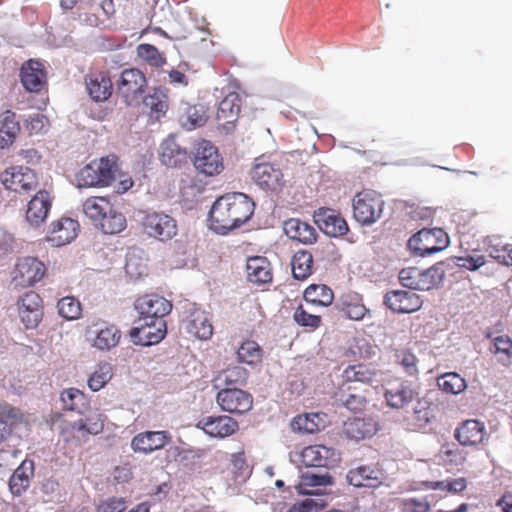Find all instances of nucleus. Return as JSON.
<instances>
[{
  "label": "nucleus",
  "instance_id": "4c0bfd02",
  "mask_svg": "<svg viewBox=\"0 0 512 512\" xmlns=\"http://www.w3.org/2000/svg\"><path fill=\"white\" fill-rule=\"evenodd\" d=\"M415 395L416 392L410 383L401 382L386 390L385 399L390 407L400 409L411 402Z\"/></svg>",
  "mask_w": 512,
  "mask_h": 512
},
{
  "label": "nucleus",
  "instance_id": "72a5a7b5",
  "mask_svg": "<svg viewBox=\"0 0 512 512\" xmlns=\"http://www.w3.org/2000/svg\"><path fill=\"white\" fill-rule=\"evenodd\" d=\"M181 110L183 112L180 115L179 123L187 131L203 126L208 119L207 109L202 104H185Z\"/></svg>",
  "mask_w": 512,
  "mask_h": 512
},
{
  "label": "nucleus",
  "instance_id": "864d4df0",
  "mask_svg": "<svg viewBox=\"0 0 512 512\" xmlns=\"http://www.w3.org/2000/svg\"><path fill=\"white\" fill-rule=\"evenodd\" d=\"M443 262L445 267L452 268L453 266H457L474 271L485 264V257L481 254L474 253L461 257H450Z\"/></svg>",
  "mask_w": 512,
  "mask_h": 512
},
{
  "label": "nucleus",
  "instance_id": "aec40b11",
  "mask_svg": "<svg viewBox=\"0 0 512 512\" xmlns=\"http://www.w3.org/2000/svg\"><path fill=\"white\" fill-rule=\"evenodd\" d=\"M170 440L168 431H146L133 437L131 447L135 452L149 454L162 449Z\"/></svg>",
  "mask_w": 512,
  "mask_h": 512
},
{
  "label": "nucleus",
  "instance_id": "393cba45",
  "mask_svg": "<svg viewBox=\"0 0 512 512\" xmlns=\"http://www.w3.org/2000/svg\"><path fill=\"white\" fill-rule=\"evenodd\" d=\"M314 221L321 231L331 237L342 236L349 230L346 221L330 209H320L315 213Z\"/></svg>",
  "mask_w": 512,
  "mask_h": 512
},
{
  "label": "nucleus",
  "instance_id": "5701e85b",
  "mask_svg": "<svg viewBox=\"0 0 512 512\" xmlns=\"http://www.w3.org/2000/svg\"><path fill=\"white\" fill-rule=\"evenodd\" d=\"M24 421L20 409L7 402H0V444L7 441Z\"/></svg>",
  "mask_w": 512,
  "mask_h": 512
},
{
  "label": "nucleus",
  "instance_id": "bb28decb",
  "mask_svg": "<svg viewBox=\"0 0 512 512\" xmlns=\"http://www.w3.org/2000/svg\"><path fill=\"white\" fill-rule=\"evenodd\" d=\"M486 428L484 423L469 419L464 421L460 427L455 430V438L463 446H474L484 441Z\"/></svg>",
  "mask_w": 512,
  "mask_h": 512
},
{
  "label": "nucleus",
  "instance_id": "8fccbe9b",
  "mask_svg": "<svg viewBox=\"0 0 512 512\" xmlns=\"http://www.w3.org/2000/svg\"><path fill=\"white\" fill-rule=\"evenodd\" d=\"M313 256L310 252L300 250L292 258L291 266L293 277L297 280H305L312 272Z\"/></svg>",
  "mask_w": 512,
  "mask_h": 512
},
{
  "label": "nucleus",
  "instance_id": "f03ea898",
  "mask_svg": "<svg viewBox=\"0 0 512 512\" xmlns=\"http://www.w3.org/2000/svg\"><path fill=\"white\" fill-rule=\"evenodd\" d=\"M137 221L147 237L158 241H169L178 233L176 219L163 211L141 210L137 213Z\"/></svg>",
  "mask_w": 512,
  "mask_h": 512
},
{
  "label": "nucleus",
  "instance_id": "f257e3e1",
  "mask_svg": "<svg viewBox=\"0 0 512 512\" xmlns=\"http://www.w3.org/2000/svg\"><path fill=\"white\" fill-rule=\"evenodd\" d=\"M254 202L243 193H231L219 197L209 213V228L226 235L247 222L254 211Z\"/></svg>",
  "mask_w": 512,
  "mask_h": 512
},
{
  "label": "nucleus",
  "instance_id": "c85d7f7f",
  "mask_svg": "<svg viewBox=\"0 0 512 512\" xmlns=\"http://www.w3.org/2000/svg\"><path fill=\"white\" fill-rule=\"evenodd\" d=\"M159 158L163 165L177 167L187 161L188 152L176 142L173 136H169L160 145Z\"/></svg>",
  "mask_w": 512,
  "mask_h": 512
},
{
  "label": "nucleus",
  "instance_id": "3c124183",
  "mask_svg": "<svg viewBox=\"0 0 512 512\" xmlns=\"http://www.w3.org/2000/svg\"><path fill=\"white\" fill-rule=\"evenodd\" d=\"M438 387L445 393L457 395L463 392L466 387V381L456 372H448L437 378Z\"/></svg>",
  "mask_w": 512,
  "mask_h": 512
},
{
  "label": "nucleus",
  "instance_id": "7ed1b4c3",
  "mask_svg": "<svg viewBox=\"0 0 512 512\" xmlns=\"http://www.w3.org/2000/svg\"><path fill=\"white\" fill-rule=\"evenodd\" d=\"M445 276L444 262H438L432 267L421 270L417 267L404 268L399 273V281L411 290L429 291L437 288Z\"/></svg>",
  "mask_w": 512,
  "mask_h": 512
},
{
  "label": "nucleus",
  "instance_id": "412c9836",
  "mask_svg": "<svg viewBox=\"0 0 512 512\" xmlns=\"http://www.w3.org/2000/svg\"><path fill=\"white\" fill-rule=\"evenodd\" d=\"M20 79L29 92H39L46 83L44 65L38 60H29L21 67Z\"/></svg>",
  "mask_w": 512,
  "mask_h": 512
},
{
  "label": "nucleus",
  "instance_id": "052dcab7",
  "mask_svg": "<svg viewBox=\"0 0 512 512\" xmlns=\"http://www.w3.org/2000/svg\"><path fill=\"white\" fill-rule=\"evenodd\" d=\"M144 105L151 111L156 113H165L167 110V95L165 89L157 88L152 94H149L143 99Z\"/></svg>",
  "mask_w": 512,
  "mask_h": 512
},
{
  "label": "nucleus",
  "instance_id": "39448f33",
  "mask_svg": "<svg viewBox=\"0 0 512 512\" xmlns=\"http://www.w3.org/2000/svg\"><path fill=\"white\" fill-rule=\"evenodd\" d=\"M383 207L382 196L373 190L359 192L353 198V216L363 226H371L378 221Z\"/></svg>",
  "mask_w": 512,
  "mask_h": 512
},
{
  "label": "nucleus",
  "instance_id": "338daca9",
  "mask_svg": "<svg viewBox=\"0 0 512 512\" xmlns=\"http://www.w3.org/2000/svg\"><path fill=\"white\" fill-rule=\"evenodd\" d=\"M324 506L323 501L307 498L292 505L287 512H319Z\"/></svg>",
  "mask_w": 512,
  "mask_h": 512
},
{
  "label": "nucleus",
  "instance_id": "1a4fd4ad",
  "mask_svg": "<svg viewBox=\"0 0 512 512\" xmlns=\"http://www.w3.org/2000/svg\"><path fill=\"white\" fill-rule=\"evenodd\" d=\"M45 265L34 257L19 259L13 271L12 282L15 287L26 288L33 286L45 275Z\"/></svg>",
  "mask_w": 512,
  "mask_h": 512
},
{
  "label": "nucleus",
  "instance_id": "a878e982",
  "mask_svg": "<svg viewBox=\"0 0 512 512\" xmlns=\"http://www.w3.org/2000/svg\"><path fill=\"white\" fill-rule=\"evenodd\" d=\"M378 430L371 417H353L344 422L343 433L352 440L371 438Z\"/></svg>",
  "mask_w": 512,
  "mask_h": 512
},
{
  "label": "nucleus",
  "instance_id": "774afa93",
  "mask_svg": "<svg viewBox=\"0 0 512 512\" xmlns=\"http://www.w3.org/2000/svg\"><path fill=\"white\" fill-rule=\"evenodd\" d=\"M126 501L123 498H108L99 503L97 512H124Z\"/></svg>",
  "mask_w": 512,
  "mask_h": 512
},
{
  "label": "nucleus",
  "instance_id": "e433bc0d",
  "mask_svg": "<svg viewBox=\"0 0 512 512\" xmlns=\"http://www.w3.org/2000/svg\"><path fill=\"white\" fill-rule=\"evenodd\" d=\"M246 271L247 278L252 283L265 284L272 280L270 264L264 257H250L247 260Z\"/></svg>",
  "mask_w": 512,
  "mask_h": 512
},
{
  "label": "nucleus",
  "instance_id": "58836bf2",
  "mask_svg": "<svg viewBox=\"0 0 512 512\" xmlns=\"http://www.w3.org/2000/svg\"><path fill=\"white\" fill-rule=\"evenodd\" d=\"M125 272L135 281L147 274L145 253L141 248H129L126 254Z\"/></svg>",
  "mask_w": 512,
  "mask_h": 512
},
{
  "label": "nucleus",
  "instance_id": "5fc2aeb1",
  "mask_svg": "<svg viewBox=\"0 0 512 512\" xmlns=\"http://www.w3.org/2000/svg\"><path fill=\"white\" fill-rule=\"evenodd\" d=\"M112 377V366L109 363H101L88 379L89 388L99 391Z\"/></svg>",
  "mask_w": 512,
  "mask_h": 512
},
{
  "label": "nucleus",
  "instance_id": "49530a36",
  "mask_svg": "<svg viewBox=\"0 0 512 512\" xmlns=\"http://www.w3.org/2000/svg\"><path fill=\"white\" fill-rule=\"evenodd\" d=\"M105 234H117L126 227V218L111 205L110 211L102 216L98 226Z\"/></svg>",
  "mask_w": 512,
  "mask_h": 512
},
{
  "label": "nucleus",
  "instance_id": "bf43d9fd",
  "mask_svg": "<svg viewBox=\"0 0 512 512\" xmlns=\"http://www.w3.org/2000/svg\"><path fill=\"white\" fill-rule=\"evenodd\" d=\"M137 55L146 61L150 66L161 67L166 60L159 50L151 44H140L137 47Z\"/></svg>",
  "mask_w": 512,
  "mask_h": 512
},
{
  "label": "nucleus",
  "instance_id": "f704fd0d",
  "mask_svg": "<svg viewBox=\"0 0 512 512\" xmlns=\"http://www.w3.org/2000/svg\"><path fill=\"white\" fill-rule=\"evenodd\" d=\"M337 307L345 316L354 321H360L367 313L362 297L358 293H347L341 296Z\"/></svg>",
  "mask_w": 512,
  "mask_h": 512
},
{
  "label": "nucleus",
  "instance_id": "6ab92c4d",
  "mask_svg": "<svg viewBox=\"0 0 512 512\" xmlns=\"http://www.w3.org/2000/svg\"><path fill=\"white\" fill-rule=\"evenodd\" d=\"M78 230L79 224L77 221L71 218H61L51 223L47 241L56 247L63 246L75 239Z\"/></svg>",
  "mask_w": 512,
  "mask_h": 512
},
{
  "label": "nucleus",
  "instance_id": "cd10ccee",
  "mask_svg": "<svg viewBox=\"0 0 512 512\" xmlns=\"http://www.w3.org/2000/svg\"><path fill=\"white\" fill-rule=\"evenodd\" d=\"M434 419L435 414L431 402L422 398L416 402L413 412L407 418V422L413 430L427 431Z\"/></svg>",
  "mask_w": 512,
  "mask_h": 512
},
{
  "label": "nucleus",
  "instance_id": "f8f14e48",
  "mask_svg": "<svg viewBox=\"0 0 512 512\" xmlns=\"http://www.w3.org/2000/svg\"><path fill=\"white\" fill-rule=\"evenodd\" d=\"M6 189L21 193L35 189L37 181L33 171L24 166H14L6 169L0 176Z\"/></svg>",
  "mask_w": 512,
  "mask_h": 512
},
{
  "label": "nucleus",
  "instance_id": "680f3d73",
  "mask_svg": "<svg viewBox=\"0 0 512 512\" xmlns=\"http://www.w3.org/2000/svg\"><path fill=\"white\" fill-rule=\"evenodd\" d=\"M58 313L67 320L79 318L81 314L80 302L74 297H64L57 304Z\"/></svg>",
  "mask_w": 512,
  "mask_h": 512
},
{
  "label": "nucleus",
  "instance_id": "4468645a",
  "mask_svg": "<svg viewBox=\"0 0 512 512\" xmlns=\"http://www.w3.org/2000/svg\"><path fill=\"white\" fill-rule=\"evenodd\" d=\"M300 458L306 467L330 468L340 460V455L325 445H312L301 451Z\"/></svg>",
  "mask_w": 512,
  "mask_h": 512
},
{
  "label": "nucleus",
  "instance_id": "0e129e2a",
  "mask_svg": "<svg viewBox=\"0 0 512 512\" xmlns=\"http://www.w3.org/2000/svg\"><path fill=\"white\" fill-rule=\"evenodd\" d=\"M295 322L303 327L317 328L320 324V317L306 312L301 306L294 312Z\"/></svg>",
  "mask_w": 512,
  "mask_h": 512
},
{
  "label": "nucleus",
  "instance_id": "423d86ee",
  "mask_svg": "<svg viewBox=\"0 0 512 512\" xmlns=\"http://www.w3.org/2000/svg\"><path fill=\"white\" fill-rule=\"evenodd\" d=\"M192 162L195 169L206 176L217 175L224 168L223 159L217 147L207 140H200L195 143Z\"/></svg>",
  "mask_w": 512,
  "mask_h": 512
},
{
  "label": "nucleus",
  "instance_id": "a19ab883",
  "mask_svg": "<svg viewBox=\"0 0 512 512\" xmlns=\"http://www.w3.org/2000/svg\"><path fill=\"white\" fill-rule=\"evenodd\" d=\"M240 96L238 93H229L218 106L216 117L219 121H224L225 124H233L240 112Z\"/></svg>",
  "mask_w": 512,
  "mask_h": 512
},
{
  "label": "nucleus",
  "instance_id": "7c9ffc66",
  "mask_svg": "<svg viewBox=\"0 0 512 512\" xmlns=\"http://www.w3.org/2000/svg\"><path fill=\"white\" fill-rule=\"evenodd\" d=\"M285 234L292 240L303 244H312L316 241L317 232L315 228L307 222L297 218L286 220L283 224Z\"/></svg>",
  "mask_w": 512,
  "mask_h": 512
},
{
  "label": "nucleus",
  "instance_id": "20e7f679",
  "mask_svg": "<svg viewBox=\"0 0 512 512\" xmlns=\"http://www.w3.org/2000/svg\"><path fill=\"white\" fill-rule=\"evenodd\" d=\"M449 237L441 228L422 229L414 234L407 243L415 256L425 257L448 247Z\"/></svg>",
  "mask_w": 512,
  "mask_h": 512
},
{
  "label": "nucleus",
  "instance_id": "2eb2a0df",
  "mask_svg": "<svg viewBox=\"0 0 512 512\" xmlns=\"http://www.w3.org/2000/svg\"><path fill=\"white\" fill-rule=\"evenodd\" d=\"M183 326L187 333L200 340H208L213 334V327L204 311L194 304H189Z\"/></svg>",
  "mask_w": 512,
  "mask_h": 512
},
{
  "label": "nucleus",
  "instance_id": "4be33fe9",
  "mask_svg": "<svg viewBox=\"0 0 512 512\" xmlns=\"http://www.w3.org/2000/svg\"><path fill=\"white\" fill-rule=\"evenodd\" d=\"M197 426L206 434L219 438L230 436L238 429L237 421L229 416H207L202 418Z\"/></svg>",
  "mask_w": 512,
  "mask_h": 512
},
{
  "label": "nucleus",
  "instance_id": "c9c22d12",
  "mask_svg": "<svg viewBox=\"0 0 512 512\" xmlns=\"http://www.w3.org/2000/svg\"><path fill=\"white\" fill-rule=\"evenodd\" d=\"M248 379V371L240 366L229 367L219 372L213 380L216 389L232 388V386H244Z\"/></svg>",
  "mask_w": 512,
  "mask_h": 512
},
{
  "label": "nucleus",
  "instance_id": "6e6d98bb",
  "mask_svg": "<svg viewBox=\"0 0 512 512\" xmlns=\"http://www.w3.org/2000/svg\"><path fill=\"white\" fill-rule=\"evenodd\" d=\"M237 356L240 362L252 365L260 361L261 348L255 341L247 340L239 347Z\"/></svg>",
  "mask_w": 512,
  "mask_h": 512
},
{
  "label": "nucleus",
  "instance_id": "dca6fc26",
  "mask_svg": "<svg viewBox=\"0 0 512 512\" xmlns=\"http://www.w3.org/2000/svg\"><path fill=\"white\" fill-rule=\"evenodd\" d=\"M146 87V78L138 69H126L121 73L118 91L127 104H131L141 96Z\"/></svg>",
  "mask_w": 512,
  "mask_h": 512
},
{
  "label": "nucleus",
  "instance_id": "de8ad7c7",
  "mask_svg": "<svg viewBox=\"0 0 512 512\" xmlns=\"http://www.w3.org/2000/svg\"><path fill=\"white\" fill-rule=\"evenodd\" d=\"M121 337L120 331L114 325H108L96 331L93 346L99 350H110L114 348Z\"/></svg>",
  "mask_w": 512,
  "mask_h": 512
},
{
  "label": "nucleus",
  "instance_id": "69168bd1",
  "mask_svg": "<svg viewBox=\"0 0 512 512\" xmlns=\"http://www.w3.org/2000/svg\"><path fill=\"white\" fill-rule=\"evenodd\" d=\"M40 491L43 494L42 499L44 502L54 501L59 497V483L52 479H44L40 486Z\"/></svg>",
  "mask_w": 512,
  "mask_h": 512
},
{
  "label": "nucleus",
  "instance_id": "4d7b16f0",
  "mask_svg": "<svg viewBox=\"0 0 512 512\" xmlns=\"http://www.w3.org/2000/svg\"><path fill=\"white\" fill-rule=\"evenodd\" d=\"M103 421L102 415L95 413L86 419L75 421L72 428L78 432H87L88 434L96 435L103 430Z\"/></svg>",
  "mask_w": 512,
  "mask_h": 512
},
{
  "label": "nucleus",
  "instance_id": "473e14b6",
  "mask_svg": "<svg viewBox=\"0 0 512 512\" xmlns=\"http://www.w3.org/2000/svg\"><path fill=\"white\" fill-rule=\"evenodd\" d=\"M382 474L371 466H359L347 473V481L355 487H377L382 482Z\"/></svg>",
  "mask_w": 512,
  "mask_h": 512
},
{
  "label": "nucleus",
  "instance_id": "6e6552de",
  "mask_svg": "<svg viewBox=\"0 0 512 512\" xmlns=\"http://www.w3.org/2000/svg\"><path fill=\"white\" fill-rule=\"evenodd\" d=\"M250 176L253 182L263 190L277 192L284 185L281 169L275 164L264 161L263 157L255 159Z\"/></svg>",
  "mask_w": 512,
  "mask_h": 512
},
{
  "label": "nucleus",
  "instance_id": "a211bd4d",
  "mask_svg": "<svg viewBox=\"0 0 512 512\" xmlns=\"http://www.w3.org/2000/svg\"><path fill=\"white\" fill-rule=\"evenodd\" d=\"M384 302L388 308L398 313H412L422 306L419 295L405 290H394L386 293Z\"/></svg>",
  "mask_w": 512,
  "mask_h": 512
},
{
  "label": "nucleus",
  "instance_id": "2f4dec72",
  "mask_svg": "<svg viewBox=\"0 0 512 512\" xmlns=\"http://www.w3.org/2000/svg\"><path fill=\"white\" fill-rule=\"evenodd\" d=\"M85 82L90 97L96 102L106 101L112 94V82L105 73H91Z\"/></svg>",
  "mask_w": 512,
  "mask_h": 512
},
{
  "label": "nucleus",
  "instance_id": "9d476101",
  "mask_svg": "<svg viewBox=\"0 0 512 512\" xmlns=\"http://www.w3.org/2000/svg\"><path fill=\"white\" fill-rule=\"evenodd\" d=\"M138 326L130 330V338L133 344L152 346L158 344L166 335L167 327L164 319L154 321H139Z\"/></svg>",
  "mask_w": 512,
  "mask_h": 512
},
{
  "label": "nucleus",
  "instance_id": "603ef678",
  "mask_svg": "<svg viewBox=\"0 0 512 512\" xmlns=\"http://www.w3.org/2000/svg\"><path fill=\"white\" fill-rule=\"evenodd\" d=\"M346 382L372 383L375 373L363 364L347 367L342 374Z\"/></svg>",
  "mask_w": 512,
  "mask_h": 512
},
{
  "label": "nucleus",
  "instance_id": "9b49d317",
  "mask_svg": "<svg viewBox=\"0 0 512 512\" xmlns=\"http://www.w3.org/2000/svg\"><path fill=\"white\" fill-rule=\"evenodd\" d=\"M135 309L139 313V321H154L164 319L171 311L172 304L158 294H147L138 298L135 302Z\"/></svg>",
  "mask_w": 512,
  "mask_h": 512
},
{
  "label": "nucleus",
  "instance_id": "c03bdc74",
  "mask_svg": "<svg viewBox=\"0 0 512 512\" xmlns=\"http://www.w3.org/2000/svg\"><path fill=\"white\" fill-rule=\"evenodd\" d=\"M60 401L63 409L83 414L88 407V401L84 393L76 388H68L62 391Z\"/></svg>",
  "mask_w": 512,
  "mask_h": 512
},
{
  "label": "nucleus",
  "instance_id": "09e8293b",
  "mask_svg": "<svg viewBox=\"0 0 512 512\" xmlns=\"http://www.w3.org/2000/svg\"><path fill=\"white\" fill-rule=\"evenodd\" d=\"M304 299L318 306H329L334 299L333 291L326 285L312 284L304 291Z\"/></svg>",
  "mask_w": 512,
  "mask_h": 512
},
{
  "label": "nucleus",
  "instance_id": "79ce46f5",
  "mask_svg": "<svg viewBox=\"0 0 512 512\" xmlns=\"http://www.w3.org/2000/svg\"><path fill=\"white\" fill-rule=\"evenodd\" d=\"M333 484V478L328 472L306 471L300 476V482L296 486L300 494H313L307 487H325Z\"/></svg>",
  "mask_w": 512,
  "mask_h": 512
},
{
  "label": "nucleus",
  "instance_id": "c756f323",
  "mask_svg": "<svg viewBox=\"0 0 512 512\" xmlns=\"http://www.w3.org/2000/svg\"><path fill=\"white\" fill-rule=\"evenodd\" d=\"M35 464L31 459H25L15 469L9 480V488L13 495L20 496L30 486L34 476Z\"/></svg>",
  "mask_w": 512,
  "mask_h": 512
},
{
  "label": "nucleus",
  "instance_id": "ddd939ff",
  "mask_svg": "<svg viewBox=\"0 0 512 512\" xmlns=\"http://www.w3.org/2000/svg\"><path fill=\"white\" fill-rule=\"evenodd\" d=\"M217 403L223 411L243 414L251 410L252 395L238 388H223L217 394Z\"/></svg>",
  "mask_w": 512,
  "mask_h": 512
},
{
  "label": "nucleus",
  "instance_id": "f3484780",
  "mask_svg": "<svg viewBox=\"0 0 512 512\" xmlns=\"http://www.w3.org/2000/svg\"><path fill=\"white\" fill-rule=\"evenodd\" d=\"M19 304V315L23 324L27 329L36 328L43 316L41 297L36 292L29 291L23 295Z\"/></svg>",
  "mask_w": 512,
  "mask_h": 512
},
{
  "label": "nucleus",
  "instance_id": "37998d69",
  "mask_svg": "<svg viewBox=\"0 0 512 512\" xmlns=\"http://www.w3.org/2000/svg\"><path fill=\"white\" fill-rule=\"evenodd\" d=\"M20 130L15 113L5 111L0 115V148H5L13 142Z\"/></svg>",
  "mask_w": 512,
  "mask_h": 512
},
{
  "label": "nucleus",
  "instance_id": "a18cd8bd",
  "mask_svg": "<svg viewBox=\"0 0 512 512\" xmlns=\"http://www.w3.org/2000/svg\"><path fill=\"white\" fill-rule=\"evenodd\" d=\"M111 203L105 197H91L83 203V213L89 218L95 226H98V222L102 216L109 212L111 209Z\"/></svg>",
  "mask_w": 512,
  "mask_h": 512
},
{
  "label": "nucleus",
  "instance_id": "e2e57ef3",
  "mask_svg": "<svg viewBox=\"0 0 512 512\" xmlns=\"http://www.w3.org/2000/svg\"><path fill=\"white\" fill-rule=\"evenodd\" d=\"M337 401L340 405L353 412L361 411L366 405L365 397L357 394L341 395L337 398Z\"/></svg>",
  "mask_w": 512,
  "mask_h": 512
},
{
  "label": "nucleus",
  "instance_id": "13d9d810",
  "mask_svg": "<svg viewBox=\"0 0 512 512\" xmlns=\"http://www.w3.org/2000/svg\"><path fill=\"white\" fill-rule=\"evenodd\" d=\"M491 351L503 365L508 366L512 364V341L509 338L504 336L496 337Z\"/></svg>",
  "mask_w": 512,
  "mask_h": 512
},
{
  "label": "nucleus",
  "instance_id": "0eeeda50",
  "mask_svg": "<svg viewBox=\"0 0 512 512\" xmlns=\"http://www.w3.org/2000/svg\"><path fill=\"white\" fill-rule=\"evenodd\" d=\"M115 172V162L109 157L92 161L79 172V186H108L114 179Z\"/></svg>",
  "mask_w": 512,
  "mask_h": 512
},
{
  "label": "nucleus",
  "instance_id": "ea45409f",
  "mask_svg": "<svg viewBox=\"0 0 512 512\" xmlns=\"http://www.w3.org/2000/svg\"><path fill=\"white\" fill-rule=\"evenodd\" d=\"M325 427V415L306 413L293 418L291 428L295 432L313 434Z\"/></svg>",
  "mask_w": 512,
  "mask_h": 512
},
{
  "label": "nucleus",
  "instance_id": "b1692460",
  "mask_svg": "<svg viewBox=\"0 0 512 512\" xmlns=\"http://www.w3.org/2000/svg\"><path fill=\"white\" fill-rule=\"evenodd\" d=\"M52 206V198L47 191L40 190L28 203L26 220L34 227L43 224Z\"/></svg>",
  "mask_w": 512,
  "mask_h": 512
}]
</instances>
